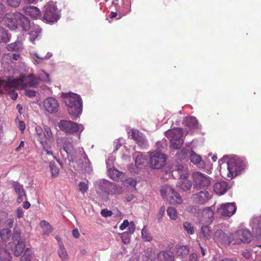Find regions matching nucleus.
I'll list each match as a JSON object with an SVG mask.
<instances>
[{"label":"nucleus","mask_w":261,"mask_h":261,"mask_svg":"<svg viewBox=\"0 0 261 261\" xmlns=\"http://www.w3.org/2000/svg\"><path fill=\"white\" fill-rule=\"evenodd\" d=\"M40 79L34 74L20 75L18 78L9 77L6 80V91L11 88L23 89L27 87H35L39 84Z\"/></svg>","instance_id":"1"},{"label":"nucleus","mask_w":261,"mask_h":261,"mask_svg":"<svg viewBox=\"0 0 261 261\" xmlns=\"http://www.w3.org/2000/svg\"><path fill=\"white\" fill-rule=\"evenodd\" d=\"M68 113L71 116L79 117L82 112V101L80 96L75 93L69 94L65 98Z\"/></svg>","instance_id":"2"},{"label":"nucleus","mask_w":261,"mask_h":261,"mask_svg":"<svg viewBox=\"0 0 261 261\" xmlns=\"http://www.w3.org/2000/svg\"><path fill=\"white\" fill-rule=\"evenodd\" d=\"M37 139L42 146H50L54 142V137L50 128L44 125L43 128L40 126L35 128Z\"/></svg>","instance_id":"3"},{"label":"nucleus","mask_w":261,"mask_h":261,"mask_svg":"<svg viewBox=\"0 0 261 261\" xmlns=\"http://www.w3.org/2000/svg\"><path fill=\"white\" fill-rule=\"evenodd\" d=\"M160 192L162 197L166 198L171 204H180L183 202V199L180 195L170 186L165 185L162 187Z\"/></svg>","instance_id":"4"},{"label":"nucleus","mask_w":261,"mask_h":261,"mask_svg":"<svg viewBox=\"0 0 261 261\" xmlns=\"http://www.w3.org/2000/svg\"><path fill=\"white\" fill-rule=\"evenodd\" d=\"M183 134L182 129L181 128L168 130L165 132L166 136L171 138L170 144L173 148L178 149L181 148L184 143V140L181 138Z\"/></svg>","instance_id":"5"},{"label":"nucleus","mask_w":261,"mask_h":261,"mask_svg":"<svg viewBox=\"0 0 261 261\" xmlns=\"http://www.w3.org/2000/svg\"><path fill=\"white\" fill-rule=\"evenodd\" d=\"M43 18L48 23L57 22L60 18L58 8L53 1H49L44 6Z\"/></svg>","instance_id":"6"},{"label":"nucleus","mask_w":261,"mask_h":261,"mask_svg":"<svg viewBox=\"0 0 261 261\" xmlns=\"http://www.w3.org/2000/svg\"><path fill=\"white\" fill-rule=\"evenodd\" d=\"M194 189L199 190L207 189L211 184L208 176L199 172H194L192 174Z\"/></svg>","instance_id":"7"},{"label":"nucleus","mask_w":261,"mask_h":261,"mask_svg":"<svg viewBox=\"0 0 261 261\" xmlns=\"http://www.w3.org/2000/svg\"><path fill=\"white\" fill-rule=\"evenodd\" d=\"M21 16V13L15 12L13 13L6 14L3 22L11 30H15L17 28L19 19Z\"/></svg>","instance_id":"8"},{"label":"nucleus","mask_w":261,"mask_h":261,"mask_svg":"<svg viewBox=\"0 0 261 261\" xmlns=\"http://www.w3.org/2000/svg\"><path fill=\"white\" fill-rule=\"evenodd\" d=\"M58 126L61 130L69 134L76 133L80 129L79 125L71 121L61 120Z\"/></svg>","instance_id":"9"},{"label":"nucleus","mask_w":261,"mask_h":261,"mask_svg":"<svg viewBox=\"0 0 261 261\" xmlns=\"http://www.w3.org/2000/svg\"><path fill=\"white\" fill-rule=\"evenodd\" d=\"M128 133L130 134L132 138L135 140L141 149L145 148L148 146L145 137L138 130L133 128Z\"/></svg>","instance_id":"10"},{"label":"nucleus","mask_w":261,"mask_h":261,"mask_svg":"<svg viewBox=\"0 0 261 261\" xmlns=\"http://www.w3.org/2000/svg\"><path fill=\"white\" fill-rule=\"evenodd\" d=\"M45 110L50 114H54L59 111V105L58 101L54 97H49L45 99L43 101Z\"/></svg>","instance_id":"11"},{"label":"nucleus","mask_w":261,"mask_h":261,"mask_svg":"<svg viewBox=\"0 0 261 261\" xmlns=\"http://www.w3.org/2000/svg\"><path fill=\"white\" fill-rule=\"evenodd\" d=\"M203 190V191L193 194L192 198L195 203L204 204L211 199V196L208 191L205 189Z\"/></svg>","instance_id":"12"},{"label":"nucleus","mask_w":261,"mask_h":261,"mask_svg":"<svg viewBox=\"0 0 261 261\" xmlns=\"http://www.w3.org/2000/svg\"><path fill=\"white\" fill-rule=\"evenodd\" d=\"M58 146L62 147L66 152L69 154L74 151V147L71 140L67 137H60L57 139Z\"/></svg>","instance_id":"13"},{"label":"nucleus","mask_w":261,"mask_h":261,"mask_svg":"<svg viewBox=\"0 0 261 261\" xmlns=\"http://www.w3.org/2000/svg\"><path fill=\"white\" fill-rule=\"evenodd\" d=\"M186 164H176L175 168L173 170L172 175L174 178H188L189 171Z\"/></svg>","instance_id":"14"},{"label":"nucleus","mask_w":261,"mask_h":261,"mask_svg":"<svg viewBox=\"0 0 261 261\" xmlns=\"http://www.w3.org/2000/svg\"><path fill=\"white\" fill-rule=\"evenodd\" d=\"M237 207L234 203H227L221 205L219 208L221 214L223 216L231 217L236 211Z\"/></svg>","instance_id":"15"},{"label":"nucleus","mask_w":261,"mask_h":261,"mask_svg":"<svg viewBox=\"0 0 261 261\" xmlns=\"http://www.w3.org/2000/svg\"><path fill=\"white\" fill-rule=\"evenodd\" d=\"M230 187L227 181L222 180L215 184L214 191L216 194L222 195L224 194Z\"/></svg>","instance_id":"16"},{"label":"nucleus","mask_w":261,"mask_h":261,"mask_svg":"<svg viewBox=\"0 0 261 261\" xmlns=\"http://www.w3.org/2000/svg\"><path fill=\"white\" fill-rule=\"evenodd\" d=\"M150 156L149 163H166L167 156L159 151L149 152Z\"/></svg>","instance_id":"17"},{"label":"nucleus","mask_w":261,"mask_h":261,"mask_svg":"<svg viewBox=\"0 0 261 261\" xmlns=\"http://www.w3.org/2000/svg\"><path fill=\"white\" fill-rule=\"evenodd\" d=\"M11 184L15 192L18 195L17 202L18 203H21L26 197V193L22 185H20L18 182L14 181H12Z\"/></svg>","instance_id":"18"},{"label":"nucleus","mask_w":261,"mask_h":261,"mask_svg":"<svg viewBox=\"0 0 261 261\" xmlns=\"http://www.w3.org/2000/svg\"><path fill=\"white\" fill-rule=\"evenodd\" d=\"M154 261H174V255L172 251L168 250L160 252Z\"/></svg>","instance_id":"19"},{"label":"nucleus","mask_w":261,"mask_h":261,"mask_svg":"<svg viewBox=\"0 0 261 261\" xmlns=\"http://www.w3.org/2000/svg\"><path fill=\"white\" fill-rule=\"evenodd\" d=\"M227 173V177L232 178L236 176L241 171V164H226Z\"/></svg>","instance_id":"20"},{"label":"nucleus","mask_w":261,"mask_h":261,"mask_svg":"<svg viewBox=\"0 0 261 261\" xmlns=\"http://www.w3.org/2000/svg\"><path fill=\"white\" fill-rule=\"evenodd\" d=\"M24 13L32 18H37L40 16V11L35 6H25L22 9Z\"/></svg>","instance_id":"21"},{"label":"nucleus","mask_w":261,"mask_h":261,"mask_svg":"<svg viewBox=\"0 0 261 261\" xmlns=\"http://www.w3.org/2000/svg\"><path fill=\"white\" fill-rule=\"evenodd\" d=\"M108 175L111 179L117 181H122L124 177V174L123 172L113 168H110L108 170Z\"/></svg>","instance_id":"22"},{"label":"nucleus","mask_w":261,"mask_h":261,"mask_svg":"<svg viewBox=\"0 0 261 261\" xmlns=\"http://www.w3.org/2000/svg\"><path fill=\"white\" fill-rule=\"evenodd\" d=\"M211 228L207 225H205L201 227L199 237L201 240L206 241L211 238Z\"/></svg>","instance_id":"23"},{"label":"nucleus","mask_w":261,"mask_h":261,"mask_svg":"<svg viewBox=\"0 0 261 261\" xmlns=\"http://www.w3.org/2000/svg\"><path fill=\"white\" fill-rule=\"evenodd\" d=\"M202 217L203 221L206 223H211L214 219V212L210 207L205 208L202 211Z\"/></svg>","instance_id":"24"},{"label":"nucleus","mask_w":261,"mask_h":261,"mask_svg":"<svg viewBox=\"0 0 261 261\" xmlns=\"http://www.w3.org/2000/svg\"><path fill=\"white\" fill-rule=\"evenodd\" d=\"M221 163H242V161H240V159L238 156L234 155H226L221 158L219 162Z\"/></svg>","instance_id":"25"},{"label":"nucleus","mask_w":261,"mask_h":261,"mask_svg":"<svg viewBox=\"0 0 261 261\" xmlns=\"http://www.w3.org/2000/svg\"><path fill=\"white\" fill-rule=\"evenodd\" d=\"M239 233L240 234L241 239L242 243H250L252 239V235L250 231L245 229H239Z\"/></svg>","instance_id":"26"},{"label":"nucleus","mask_w":261,"mask_h":261,"mask_svg":"<svg viewBox=\"0 0 261 261\" xmlns=\"http://www.w3.org/2000/svg\"><path fill=\"white\" fill-rule=\"evenodd\" d=\"M239 233V230L234 233H231L228 237V241L229 244L232 245L240 244L242 243Z\"/></svg>","instance_id":"27"},{"label":"nucleus","mask_w":261,"mask_h":261,"mask_svg":"<svg viewBox=\"0 0 261 261\" xmlns=\"http://www.w3.org/2000/svg\"><path fill=\"white\" fill-rule=\"evenodd\" d=\"M133 158L135 160V163H144L147 161L148 156L143 154L140 151H136L133 154Z\"/></svg>","instance_id":"28"},{"label":"nucleus","mask_w":261,"mask_h":261,"mask_svg":"<svg viewBox=\"0 0 261 261\" xmlns=\"http://www.w3.org/2000/svg\"><path fill=\"white\" fill-rule=\"evenodd\" d=\"M180 180L178 182V187L183 191H187L191 189L192 184V182L188 179V178H180Z\"/></svg>","instance_id":"29"},{"label":"nucleus","mask_w":261,"mask_h":261,"mask_svg":"<svg viewBox=\"0 0 261 261\" xmlns=\"http://www.w3.org/2000/svg\"><path fill=\"white\" fill-rule=\"evenodd\" d=\"M59 250L58 253L62 261H68L69 259L68 255L66 249L62 243L59 244Z\"/></svg>","instance_id":"30"},{"label":"nucleus","mask_w":261,"mask_h":261,"mask_svg":"<svg viewBox=\"0 0 261 261\" xmlns=\"http://www.w3.org/2000/svg\"><path fill=\"white\" fill-rule=\"evenodd\" d=\"M252 229L255 234L261 236V219L259 218H255L253 220L252 223Z\"/></svg>","instance_id":"31"},{"label":"nucleus","mask_w":261,"mask_h":261,"mask_svg":"<svg viewBox=\"0 0 261 261\" xmlns=\"http://www.w3.org/2000/svg\"><path fill=\"white\" fill-rule=\"evenodd\" d=\"M20 24L23 30L27 31L30 29V21L29 19L21 14V17L19 19Z\"/></svg>","instance_id":"32"},{"label":"nucleus","mask_w":261,"mask_h":261,"mask_svg":"<svg viewBox=\"0 0 261 261\" xmlns=\"http://www.w3.org/2000/svg\"><path fill=\"white\" fill-rule=\"evenodd\" d=\"M25 248L24 241H19L15 245V249L13 251L14 254L16 256H19L23 252Z\"/></svg>","instance_id":"33"},{"label":"nucleus","mask_w":261,"mask_h":261,"mask_svg":"<svg viewBox=\"0 0 261 261\" xmlns=\"http://www.w3.org/2000/svg\"><path fill=\"white\" fill-rule=\"evenodd\" d=\"M184 123L185 125L190 128H196L198 124L197 119L193 116L186 117Z\"/></svg>","instance_id":"34"},{"label":"nucleus","mask_w":261,"mask_h":261,"mask_svg":"<svg viewBox=\"0 0 261 261\" xmlns=\"http://www.w3.org/2000/svg\"><path fill=\"white\" fill-rule=\"evenodd\" d=\"M104 184L106 185L107 184L110 185V188L111 189V192L114 194H121L123 192L122 188L116 185L115 184L110 182H104Z\"/></svg>","instance_id":"35"},{"label":"nucleus","mask_w":261,"mask_h":261,"mask_svg":"<svg viewBox=\"0 0 261 261\" xmlns=\"http://www.w3.org/2000/svg\"><path fill=\"white\" fill-rule=\"evenodd\" d=\"M10 36L7 31L0 27V42L7 43L10 41Z\"/></svg>","instance_id":"36"},{"label":"nucleus","mask_w":261,"mask_h":261,"mask_svg":"<svg viewBox=\"0 0 261 261\" xmlns=\"http://www.w3.org/2000/svg\"><path fill=\"white\" fill-rule=\"evenodd\" d=\"M22 43L19 41H16L7 45L6 48L9 51H16L22 48Z\"/></svg>","instance_id":"37"},{"label":"nucleus","mask_w":261,"mask_h":261,"mask_svg":"<svg viewBox=\"0 0 261 261\" xmlns=\"http://www.w3.org/2000/svg\"><path fill=\"white\" fill-rule=\"evenodd\" d=\"M12 257L10 253L7 250L4 248L0 249V260L1 261H11Z\"/></svg>","instance_id":"38"},{"label":"nucleus","mask_w":261,"mask_h":261,"mask_svg":"<svg viewBox=\"0 0 261 261\" xmlns=\"http://www.w3.org/2000/svg\"><path fill=\"white\" fill-rule=\"evenodd\" d=\"M106 182L109 181L108 180H101L99 182H96L95 184V188L98 193H101L103 192H106V189L107 187L110 188L109 184H107L106 185L104 184V182L106 183Z\"/></svg>","instance_id":"39"},{"label":"nucleus","mask_w":261,"mask_h":261,"mask_svg":"<svg viewBox=\"0 0 261 261\" xmlns=\"http://www.w3.org/2000/svg\"><path fill=\"white\" fill-rule=\"evenodd\" d=\"M123 182L124 186H126L127 188H133L134 190L136 189L137 180L136 178H128L125 179Z\"/></svg>","instance_id":"40"},{"label":"nucleus","mask_w":261,"mask_h":261,"mask_svg":"<svg viewBox=\"0 0 261 261\" xmlns=\"http://www.w3.org/2000/svg\"><path fill=\"white\" fill-rule=\"evenodd\" d=\"M11 234V231L8 228H4L0 231V237L3 240L6 241L9 239Z\"/></svg>","instance_id":"41"},{"label":"nucleus","mask_w":261,"mask_h":261,"mask_svg":"<svg viewBox=\"0 0 261 261\" xmlns=\"http://www.w3.org/2000/svg\"><path fill=\"white\" fill-rule=\"evenodd\" d=\"M189 252V248L186 246H181L179 247L177 251V254L181 257L186 256Z\"/></svg>","instance_id":"42"},{"label":"nucleus","mask_w":261,"mask_h":261,"mask_svg":"<svg viewBox=\"0 0 261 261\" xmlns=\"http://www.w3.org/2000/svg\"><path fill=\"white\" fill-rule=\"evenodd\" d=\"M41 32V29H40L39 27H37L34 29V30H32L30 32V40L34 43V41L38 37L39 35L40 34Z\"/></svg>","instance_id":"43"},{"label":"nucleus","mask_w":261,"mask_h":261,"mask_svg":"<svg viewBox=\"0 0 261 261\" xmlns=\"http://www.w3.org/2000/svg\"><path fill=\"white\" fill-rule=\"evenodd\" d=\"M168 216L171 220H175L177 218V213L176 209L172 206H170L167 210Z\"/></svg>","instance_id":"44"},{"label":"nucleus","mask_w":261,"mask_h":261,"mask_svg":"<svg viewBox=\"0 0 261 261\" xmlns=\"http://www.w3.org/2000/svg\"><path fill=\"white\" fill-rule=\"evenodd\" d=\"M142 237L145 241H150L152 240V236L150 233L148 231L145 226L143 227L141 231Z\"/></svg>","instance_id":"45"},{"label":"nucleus","mask_w":261,"mask_h":261,"mask_svg":"<svg viewBox=\"0 0 261 261\" xmlns=\"http://www.w3.org/2000/svg\"><path fill=\"white\" fill-rule=\"evenodd\" d=\"M190 160L192 163H200L202 159L200 155L196 154L193 151H191Z\"/></svg>","instance_id":"46"},{"label":"nucleus","mask_w":261,"mask_h":261,"mask_svg":"<svg viewBox=\"0 0 261 261\" xmlns=\"http://www.w3.org/2000/svg\"><path fill=\"white\" fill-rule=\"evenodd\" d=\"M31 254V250L29 248H27L23 254L20 258L19 261H30Z\"/></svg>","instance_id":"47"},{"label":"nucleus","mask_w":261,"mask_h":261,"mask_svg":"<svg viewBox=\"0 0 261 261\" xmlns=\"http://www.w3.org/2000/svg\"><path fill=\"white\" fill-rule=\"evenodd\" d=\"M185 230L189 234H193L194 233V228L192 224L189 222H185L183 224Z\"/></svg>","instance_id":"48"},{"label":"nucleus","mask_w":261,"mask_h":261,"mask_svg":"<svg viewBox=\"0 0 261 261\" xmlns=\"http://www.w3.org/2000/svg\"><path fill=\"white\" fill-rule=\"evenodd\" d=\"M50 169L51 172V176L53 177H57L59 175L60 168L57 164H50Z\"/></svg>","instance_id":"49"},{"label":"nucleus","mask_w":261,"mask_h":261,"mask_svg":"<svg viewBox=\"0 0 261 261\" xmlns=\"http://www.w3.org/2000/svg\"><path fill=\"white\" fill-rule=\"evenodd\" d=\"M40 226L42 228L45 227H47V230L45 231L46 233H50L52 232V231L53 230V228L51 227L50 225L49 224V223L45 220H43V221H41Z\"/></svg>","instance_id":"50"},{"label":"nucleus","mask_w":261,"mask_h":261,"mask_svg":"<svg viewBox=\"0 0 261 261\" xmlns=\"http://www.w3.org/2000/svg\"><path fill=\"white\" fill-rule=\"evenodd\" d=\"M79 190L83 194L88 190V185L85 182H80L79 184Z\"/></svg>","instance_id":"51"},{"label":"nucleus","mask_w":261,"mask_h":261,"mask_svg":"<svg viewBox=\"0 0 261 261\" xmlns=\"http://www.w3.org/2000/svg\"><path fill=\"white\" fill-rule=\"evenodd\" d=\"M20 232L19 231L14 230L12 238L13 241H17V242L19 241H24L23 240L20 239Z\"/></svg>","instance_id":"52"},{"label":"nucleus","mask_w":261,"mask_h":261,"mask_svg":"<svg viewBox=\"0 0 261 261\" xmlns=\"http://www.w3.org/2000/svg\"><path fill=\"white\" fill-rule=\"evenodd\" d=\"M21 0H7V3L8 6L16 8L19 6Z\"/></svg>","instance_id":"53"},{"label":"nucleus","mask_w":261,"mask_h":261,"mask_svg":"<svg viewBox=\"0 0 261 261\" xmlns=\"http://www.w3.org/2000/svg\"><path fill=\"white\" fill-rule=\"evenodd\" d=\"M121 238L122 239V242L124 244H127L129 241V234L128 232H124L122 233L121 235Z\"/></svg>","instance_id":"54"},{"label":"nucleus","mask_w":261,"mask_h":261,"mask_svg":"<svg viewBox=\"0 0 261 261\" xmlns=\"http://www.w3.org/2000/svg\"><path fill=\"white\" fill-rule=\"evenodd\" d=\"M5 6L0 3V21L2 22L4 19V17L6 14H5Z\"/></svg>","instance_id":"55"},{"label":"nucleus","mask_w":261,"mask_h":261,"mask_svg":"<svg viewBox=\"0 0 261 261\" xmlns=\"http://www.w3.org/2000/svg\"><path fill=\"white\" fill-rule=\"evenodd\" d=\"M34 56L37 58V59H34L35 62L37 64H40L42 63V61H43L44 60L47 59V58L46 57H40L39 56V55L37 53L34 54Z\"/></svg>","instance_id":"56"},{"label":"nucleus","mask_w":261,"mask_h":261,"mask_svg":"<svg viewBox=\"0 0 261 261\" xmlns=\"http://www.w3.org/2000/svg\"><path fill=\"white\" fill-rule=\"evenodd\" d=\"M100 214L104 217H110L113 215L112 212L108 210V209L102 210Z\"/></svg>","instance_id":"57"},{"label":"nucleus","mask_w":261,"mask_h":261,"mask_svg":"<svg viewBox=\"0 0 261 261\" xmlns=\"http://www.w3.org/2000/svg\"><path fill=\"white\" fill-rule=\"evenodd\" d=\"M165 211V206H162L159 211V212L157 214V218L160 220L162 219L163 217Z\"/></svg>","instance_id":"58"},{"label":"nucleus","mask_w":261,"mask_h":261,"mask_svg":"<svg viewBox=\"0 0 261 261\" xmlns=\"http://www.w3.org/2000/svg\"><path fill=\"white\" fill-rule=\"evenodd\" d=\"M128 227V230H129V232H128V234L133 233L135 230V228H136L135 223L133 221H131L129 223Z\"/></svg>","instance_id":"59"},{"label":"nucleus","mask_w":261,"mask_h":261,"mask_svg":"<svg viewBox=\"0 0 261 261\" xmlns=\"http://www.w3.org/2000/svg\"><path fill=\"white\" fill-rule=\"evenodd\" d=\"M25 94L29 97H33L36 96V91L35 90H25Z\"/></svg>","instance_id":"60"},{"label":"nucleus","mask_w":261,"mask_h":261,"mask_svg":"<svg viewBox=\"0 0 261 261\" xmlns=\"http://www.w3.org/2000/svg\"><path fill=\"white\" fill-rule=\"evenodd\" d=\"M14 222V218L8 219L6 222V226L9 228L13 227Z\"/></svg>","instance_id":"61"},{"label":"nucleus","mask_w":261,"mask_h":261,"mask_svg":"<svg viewBox=\"0 0 261 261\" xmlns=\"http://www.w3.org/2000/svg\"><path fill=\"white\" fill-rule=\"evenodd\" d=\"M18 127L22 133H23L25 128V125L24 122L23 121L18 120Z\"/></svg>","instance_id":"62"},{"label":"nucleus","mask_w":261,"mask_h":261,"mask_svg":"<svg viewBox=\"0 0 261 261\" xmlns=\"http://www.w3.org/2000/svg\"><path fill=\"white\" fill-rule=\"evenodd\" d=\"M16 216L18 218H22L23 216V211L20 207L17 208L16 210Z\"/></svg>","instance_id":"63"},{"label":"nucleus","mask_w":261,"mask_h":261,"mask_svg":"<svg viewBox=\"0 0 261 261\" xmlns=\"http://www.w3.org/2000/svg\"><path fill=\"white\" fill-rule=\"evenodd\" d=\"M129 222L127 220H125L123 221V223L121 224L119 228L121 230H124L125 229L129 224Z\"/></svg>","instance_id":"64"}]
</instances>
